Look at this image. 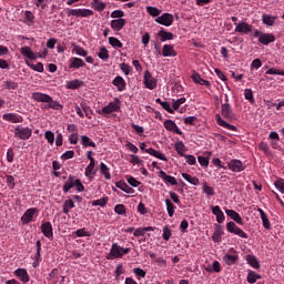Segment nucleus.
Returning a JSON list of instances; mask_svg holds the SVG:
<instances>
[{
	"label": "nucleus",
	"mask_w": 284,
	"mask_h": 284,
	"mask_svg": "<svg viewBox=\"0 0 284 284\" xmlns=\"http://www.w3.org/2000/svg\"><path fill=\"white\" fill-rule=\"evenodd\" d=\"M31 99H33V101H37V103H47L44 110H63V104L52 99L49 94L33 92Z\"/></svg>",
	"instance_id": "obj_1"
},
{
	"label": "nucleus",
	"mask_w": 284,
	"mask_h": 284,
	"mask_svg": "<svg viewBox=\"0 0 284 284\" xmlns=\"http://www.w3.org/2000/svg\"><path fill=\"white\" fill-rule=\"evenodd\" d=\"M125 254H130V247H123L119 243H113L109 254H106V260L115 261V258H123Z\"/></svg>",
	"instance_id": "obj_2"
},
{
	"label": "nucleus",
	"mask_w": 284,
	"mask_h": 284,
	"mask_svg": "<svg viewBox=\"0 0 284 284\" xmlns=\"http://www.w3.org/2000/svg\"><path fill=\"white\" fill-rule=\"evenodd\" d=\"M253 37L257 39L258 43L262 45H270V43H274V41H276V36H274V33H265L258 31V29L254 30Z\"/></svg>",
	"instance_id": "obj_3"
},
{
	"label": "nucleus",
	"mask_w": 284,
	"mask_h": 284,
	"mask_svg": "<svg viewBox=\"0 0 284 284\" xmlns=\"http://www.w3.org/2000/svg\"><path fill=\"white\" fill-rule=\"evenodd\" d=\"M143 85L146 88V90H156V87L159 85V80L152 75L150 70L144 71Z\"/></svg>",
	"instance_id": "obj_4"
},
{
	"label": "nucleus",
	"mask_w": 284,
	"mask_h": 284,
	"mask_svg": "<svg viewBox=\"0 0 284 284\" xmlns=\"http://www.w3.org/2000/svg\"><path fill=\"white\" fill-rule=\"evenodd\" d=\"M121 110V101L119 98H116L113 102H110L106 104L99 114H102V116H105L108 114H112V112H119Z\"/></svg>",
	"instance_id": "obj_5"
},
{
	"label": "nucleus",
	"mask_w": 284,
	"mask_h": 284,
	"mask_svg": "<svg viewBox=\"0 0 284 284\" xmlns=\"http://www.w3.org/2000/svg\"><path fill=\"white\" fill-rule=\"evenodd\" d=\"M226 230L230 232V234H234L235 236H239L240 239H247V233L243 231L241 227L236 225L233 221L229 222L226 224Z\"/></svg>",
	"instance_id": "obj_6"
},
{
	"label": "nucleus",
	"mask_w": 284,
	"mask_h": 284,
	"mask_svg": "<svg viewBox=\"0 0 284 284\" xmlns=\"http://www.w3.org/2000/svg\"><path fill=\"white\" fill-rule=\"evenodd\" d=\"M16 139H21L22 141H28L32 136V130L30 128L17 126L14 130Z\"/></svg>",
	"instance_id": "obj_7"
},
{
	"label": "nucleus",
	"mask_w": 284,
	"mask_h": 284,
	"mask_svg": "<svg viewBox=\"0 0 284 284\" xmlns=\"http://www.w3.org/2000/svg\"><path fill=\"white\" fill-rule=\"evenodd\" d=\"M226 103L221 105V114L224 119H234V112L232 111V105L230 104V97L225 94Z\"/></svg>",
	"instance_id": "obj_8"
},
{
	"label": "nucleus",
	"mask_w": 284,
	"mask_h": 284,
	"mask_svg": "<svg viewBox=\"0 0 284 284\" xmlns=\"http://www.w3.org/2000/svg\"><path fill=\"white\" fill-rule=\"evenodd\" d=\"M155 23L170 28L174 23V16L172 13H163L162 16L155 18Z\"/></svg>",
	"instance_id": "obj_9"
},
{
	"label": "nucleus",
	"mask_w": 284,
	"mask_h": 284,
	"mask_svg": "<svg viewBox=\"0 0 284 284\" xmlns=\"http://www.w3.org/2000/svg\"><path fill=\"white\" fill-rule=\"evenodd\" d=\"M253 30L254 26L245 21L235 23V32H239V34H250V32H252Z\"/></svg>",
	"instance_id": "obj_10"
},
{
	"label": "nucleus",
	"mask_w": 284,
	"mask_h": 284,
	"mask_svg": "<svg viewBox=\"0 0 284 284\" xmlns=\"http://www.w3.org/2000/svg\"><path fill=\"white\" fill-rule=\"evenodd\" d=\"M41 232L45 239H49L52 241L54 239V232L52 231V223L50 222H44L41 224Z\"/></svg>",
	"instance_id": "obj_11"
},
{
	"label": "nucleus",
	"mask_w": 284,
	"mask_h": 284,
	"mask_svg": "<svg viewBox=\"0 0 284 284\" xmlns=\"http://www.w3.org/2000/svg\"><path fill=\"white\" fill-rule=\"evenodd\" d=\"M229 170L231 172H243L245 170V164L241 160L233 159L229 162Z\"/></svg>",
	"instance_id": "obj_12"
},
{
	"label": "nucleus",
	"mask_w": 284,
	"mask_h": 284,
	"mask_svg": "<svg viewBox=\"0 0 284 284\" xmlns=\"http://www.w3.org/2000/svg\"><path fill=\"white\" fill-rule=\"evenodd\" d=\"M164 128L168 130V132H173L174 134H183V131L179 129V125H176V122L174 120H166L164 121Z\"/></svg>",
	"instance_id": "obj_13"
},
{
	"label": "nucleus",
	"mask_w": 284,
	"mask_h": 284,
	"mask_svg": "<svg viewBox=\"0 0 284 284\" xmlns=\"http://www.w3.org/2000/svg\"><path fill=\"white\" fill-rule=\"evenodd\" d=\"M112 85L116 88L118 92H124L128 83L125 82V79H123V77L116 75L112 81Z\"/></svg>",
	"instance_id": "obj_14"
},
{
	"label": "nucleus",
	"mask_w": 284,
	"mask_h": 284,
	"mask_svg": "<svg viewBox=\"0 0 284 284\" xmlns=\"http://www.w3.org/2000/svg\"><path fill=\"white\" fill-rule=\"evenodd\" d=\"M14 276H17L21 283H30V274H28V270L26 268H17Z\"/></svg>",
	"instance_id": "obj_15"
},
{
	"label": "nucleus",
	"mask_w": 284,
	"mask_h": 284,
	"mask_svg": "<svg viewBox=\"0 0 284 284\" xmlns=\"http://www.w3.org/2000/svg\"><path fill=\"white\" fill-rule=\"evenodd\" d=\"M37 209H29L27 210L23 215L21 216V222L23 225H28V223H31L32 219H34V214H37Z\"/></svg>",
	"instance_id": "obj_16"
},
{
	"label": "nucleus",
	"mask_w": 284,
	"mask_h": 284,
	"mask_svg": "<svg viewBox=\"0 0 284 284\" xmlns=\"http://www.w3.org/2000/svg\"><path fill=\"white\" fill-rule=\"evenodd\" d=\"M215 120L217 125H220V128H225V130H230L231 132H236V126L223 120V118H221V114H216Z\"/></svg>",
	"instance_id": "obj_17"
},
{
	"label": "nucleus",
	"mask_w": 284,
	"mask_h": 284,
	"mask_svg": "<svg viewBox=\"0 0 284 284\" xmlns=\"http://www.w3.org/2000/svg\"><path fill=\"white\" fill-rule=\"evenodd\" d=\"M277 19H278V17H276V16L264 13L262 16V23H263V26H267V28H272L273 26L276 24Z\"/></svg>",
	"instance_id": "obj_18"
},
{
	"label": "nucleus",
	"mask_w": 284,
	"mask_h": 284,
	"mask_svg": "<svg viewBox=\"0 0 284 284\" xmlns=\"http://www.w3.org/2000/svg\"><path fill=\"white\" fill-rule=\"evenodd\" d=\"M159 178L162 179V181H164V183H166V185H178V181L176 178L172 176V175H168V173H165V171H160L159 172Z\"/></svg>",
	"instance_id": "obj_19"
},
{
	"label": "nucleus",
	"mask_w": 284,
	"mask_h": 284,
	"mask_svg": "<svg viewBox=\"0 0 284 284\" xmlns=\"http://www.w3.org/2000/svg\"><path fill=\"white\" fill-rule=\"evenodd\" d=\"M125 19L120 18V19H114L111 20V28L114 30V32H121L123 28H125Z\"/></svg>",
	"instance_id": "obj_20"
},
{
	"label": "nucleus",
	"mask_w": 284,
	"mask_h": 284,
	"mask_svg": "<svg viewBox=\"0 0 284 284\" xmlns=\"http://www.w3.org/2000/svg\"><path fill=\"white\" fill-rule=\"evenodd\" d=\"M225 214L232 219L235 223L239 225H243V217H241V214L234 210L225 209Z\"/></svg>",
	"instance_id": "obj_21"
},
{
	"label": "nucleus",
	"mask_w": 284,
	"mask_h": 284,
	"mask_svg": "<svg viewBox=\"0 0 284 284\" xmlns=\"http://www.w3.org/2000/svg\"><path fill=\"white\" fill-rule=\"evenodd\" d=\"M257 212L261 216L262 225L265 230H272V223H270V219L263 209H257Z\"/></svg>",
	"instance_id": "obj_22"
},
{
	"label": "nucleus",
	"mask_w": 284,
	"mask_h": 284,
	"mask_svg": "<svg viewBox=\"0 0 284 284\" xmlns=\"http://www.w3.org/2000/svg\"><path fill=\"white\" fill-rule=\"evenodd\" d=\"M146 154H150L151 156H154L155 159H159L160 161H168V156L163 154L161 151H156L155 149L149 148L145 150Z\"/></svg>",
	"instance_id": "obj_23"
},
{
	"label": "nucleus",
	"mask_w": 284,
	"mask_h": 284,
	"mask_svg": "<svg viewBox=\"0 0 284 284\" xmlns=\"http://www.w3.org/2000/svg\"><path fill=\"white\" fill-rule=\"evenodd\" d=\"M2 119L3 121H9V123H21V116L17 113H4Z\"/></svg>",
	"instance_id": "obj_24"
},
{
	"label": "nucleus",
	"mask_w": 284,
	"mask_h": 284,
	"mask_svg": "<svg viewBox=\"0 0 284 284\" xmlns=\"http://www.w3.org/2000/svg\"><path fill=\"white\" fill-rule=\"evenodd\" d=\"M155 102L159 103V105H161V108L165 110V112H169V114H174V108L172 104H170V102L163 101L161 100V98H158Z\"/></svg>",
	"instance_id": "obj_25"
},
{
	"label": "nucleus",
	"mask_w": 284,
	"mask_h": 284,
	"mask_svg": "<svg viewBox=\"0 0 284 284\" xmlns=\"http://www.w3.org/2000/svg\"><path fill=\"white\" fill-rule=\"evenodd\" d=\"M20 52L21 54H23V57H27V59H30L31 61H37V53L32 52V49L30 47H22Z\"/></svg>",
	"instance_id": "obj_26"
},
{
	"label": "nucleus",
	"mask_w": 284,
	"mask_h": 284,
	"mask_svg": "<svg viewBox=\"0 0 284 284\" xmlns=\"http://www.w3.org/2000/svg\"><path fill=\"white\" fill-rule=\"evenodd\" d=\"M223 229L219 225H215L214 233L212 235L213 243H221V239H223Z\"/></svg>",
	"instance_id": "obj_27"
},
{
	"label": "nucleus",
	"mask_w": 284,
	"mask_h": 284,
	"mask_svg": "<svg viewBox=\"0 0 284 284\" xmlns=\"http://www.w3.org/2000/svg\"><path fill=\"white\" fill-rule=\"evenodd\" d=\"M146 232H154V226L138 227L133 232V236H135V239H139V236H145Z\"/></svg>",
	"instance_id": "obj_28"
},
{
	"label": "nucleus",
	"mask_w": 284,
	"mask_h": 284,
	"mask_svg": "<svg viewBox=\"0 0 284 284\" xmlns=\"http://www.w3.org/2000/svg\"><path fill=\"white\" fill-rule=\"evenodd\" d=\"M163 57H176V51L172 44H164L162 48Z\"/></svg>",
	"instance_id": "obj_29"
},
{
	"label": "nucleus",
	"mask_w": 284,
	"mask_h": 284,
	"mask_svg": "<svg viewBox=\"0 0 284 284\" xmlns=\"http://www.w3.org/2000/svg\"><path fill=\"white\" fill-rule=\"evenodd\" d=\"M115 187L124 192L125 194H134V190L125 182H116Z\"/></svg>",
	"instance_id": "obj_30"
},
{
	"label": "nucleus",
	"mask_w": 284,
	"mask_h": 284,
	"mask_svg": "<svg viewBox=\"0 0 284 284\" xmlns=\"http://www.w3.org/2000/svg\"><path fill=\"white\" fill-rule=\"evenodd\" d=\"M74 175H69L68 180L64 182L62 186L64 194H68V192L72 190V187H74Z\"/></svg>",
	"instance_id": "obj_31"
},
{
	"label": "nucleus",
	"mask_w": 284,
	"mask_h": 284,
	"mask_svg": "<svg viewBox=\"0 0 284 284\" xmlns=\"http://www.w3.org/2000/svg\"><path fill=\"white\" fill-rule=\"evenodd\" d=\"M158 37H160L162 42L172 41V39H174V33L162 29L158 32Z\"/></svg>",
	"instance_id": "obj_32"
},
{
	"label": "nucleus",
	"mask_w": 284,
	"mask_h": 284,
	"mask_svg": "<svg viewBox=\"0 0 284 284\" xmlns=\"http://www.w3.org/2000/svg\"><path fill=\"white\" fill-rule=\"evenodd\" d=\"M246 281L250 284L256 283L257 281H261V275L255 271L248 270Z\"/></svg>",
	"instance_id": "obj_33"
},
{
	"label": "nucleus",
	"mask_w": 284,
	"mask_h": 284,
	"mask_svg": "<svg viewBox=\"0 0 284 284\" xmlns=\"http://www.w3.org/2000/svg\"><path fill=\"white\" fill-rule=\"evenodd\" d=\"M75 204L72 199L65 200L62 205L63 214H70V210H74Z\"/></svg>",
	"instance_id": "obj_34"
},
{
	"label": "nucleus",
	"mask_w": 284,
	"mask_h": 284,
	"mask_svg": "<svg viewBox=\"0 0 284 284\" xmlns=\"http://www.w3.org/2000/svg\"><path fill=\"white\" fill-rule=\"evenodd\" d=\"M81 145L82 148H97V143L90 139L88 135H81Z\"/></svg>",
	"instance_id": "obj_35"
},
{
	"label": "nucleus",
	"mask_w": 284,
	"mask_h": 284,
	"mask_svg": "<svg viewBox=\"0 0 284 284\" xmlns=\"http://www.w3.org/2000/svg\"><path fill=\"white\" fill-rule=\"evenodd\" d=\"M94 165H97V162L91 160L89 165L85 168L84 174L87 179H94Z\"/></svg>",
	"instance_id": "obj_36"
},
{
	"label": "nucleus",
	"mask_w": 284,
	"mask_h": 284,
	"mask_svg": "<svg viewBox=\"0 0 284 284\" xmlns=\"http://www.w3.org/2000/svg\"><path fill=\"white\" fill-rule=\"evenodd\" d=\"M192 79L197 85H205V88H210L212 84L207 80H203L199 73H194Z\"/></svg>",
	"instance_id": "obj_37"
},
{
	"label": "nucleus",
	"mask_w": 284,
	"mask_h": 284,
	"mask_svg": "<svg viewBox=\"0 0 284 284\" xmlns=\"http://www.w3.org/2000/svg\"><path fill=\"white\" fill-rule=\"evenodd\" d=\"M174 148L179 156H185V152H187V149L185 148V143H183V141L175 142Z\"/></svg>",
	"instance_id": "obj_38"
},
{
	"label": "nucleus",
	"mask_w": 284,
	"mask_h": 284,
	"mask_svg": "<svg viewBox=\"0 0 284 284\" xmlns=\"http://www.w3.org/2000/svg\"><path fill=\"white\" fill-rule=\"evenodd\" d=\"M182 178L191 185H201V181L199 180V178L191 176L189 173H182Z\"/></svg>",
	"instance_id": "obj_39"
},
{
	"label": "nucleus",
	"mask_w": 284,
	"mask_h": 284,
	"mask_svg": "<svg viewBox=\"0 0 284 284\" xmlns=\"http://www.w3.org/2000/svg\"><path fill=\"white\" fill-rule=\"evenodd\" d=\"M246 262L254 270H258L261 267V264L258 263V258H256V256L254 255H246Z\"/></svg>",
	"instance_id": "obj_40"
},
{
	"label": "nucleus",
	"mask_w": 284,
	"mask_h": 284,
	"mask_svg": "<svg viewBox=\"0 0 284 284\" xmlns=\"http://www.w3.org/2000/svg\"><path fill=\"white\" fill-rule=\"evenodd\" d=\"M83 85V81L75 79L67 82L68 90H79Z\"/></svg>",
	"instance_id": "obj_41"
},
{
	"label": "nucleus",
	"mask_w": 284,
	"mask_h": 284,
	"mask_svg": "<svg viewBox=\"0 0 284 284\" xmlns=\"http://www.w3.org/2000/svg\"><path fill=\"white\" fill-rule=\"evenodd\" d=\"M100 172L106 181H110V179H112V174L110 173V168L103 162L100 164Z\"/></svg>",
	"instance_id": "obj_42"
},
{
	"label": "nucleus",
	"mask_w": 284,
	"mask_h": 284,
	"mask_svg": "<svg viewBox=\"0 0 284 284\" xmlns=\"http://www.w3.org/2000/svg\"><path fill=\"white\" fill-rule=\"evenodd\" d=\"M69 68H85V62L81 58H73L69 64Z\"/></svg>",
	"instance_id": "obj_43"
},
{
	"label": "nucleus",
	"mask_w": 284,
	"mask_h": 284,
	"mask_svg": "<svg viewBox=\"0 0 284 284\" xmlns=\"http://www.w3.org/2000/svg\"><path fill=\"white\" fill-rule=\"evenodd\" d=\"M164 203L166 205V212H168V215L170 216V219H172V216H174V212L176 210V206L172 203V201L170 200H164Z\"/></svg>",
	"instance_id": "obj_44"
},
{
	"label": "nucleus",
	"mask_w": 284,
	"mask_h": 284,
	"mask_svg": "<svg viewBox=\"0 0 284 284\" xmlns=\"http://www.w3.org/2000/svg\"><path fill=\"white\" fill-rule=\"evenodd\" d=\"M93 10H95L97 12H103V10H105V2L101 1V0H95L91 3Z\"/></svg>",
	"instance_id": "obj_45"
},
{
	"label": "nucleus",
	"mask_w": 284,
	"mask_h": 284,
	"mask_svg": "<svg viewBox=\"0 0 284 284\" xmlns=\"http://www.w3.org/2000/svg\"><path fill=\"white\" fill-rule=\"evenodd\" d=\"M24 23H27V26H34V13H32V11L27 10L24 12Z\"/></svg>",
	"instance_id": "obj_46"
},
{
	"label": "nucleus",
	"mask_w": 284,
	"mask_h": 284,
	"mask_svg": "<svg viewBox=\"0 0 284 284\" xmlns=\"http://www.w3.org/2000/svg\"><path fill=\"white\" fill-rule=\"evenodd\" d=\"M98 57L102 61H108L110 59V51H108V48L101 47Z\"/></svg>",
	"instance_id": "obj_47"
},
{
	"label": "nucleus",
	"mask_w": 284,
	"mask_h": 284,
	"mask_svg": "<svg viewBox=\"0 0 284 284\" xmlns=\"http://www.w3.org/2000/svg\"><path fill=\"white\" fill-rule=\"evenodd\" d=\"M223 261L226 263V265H234L236 261H239V255L226 254L224 255Z\"/></svg>",
	"instance_id": "obj_48"
},
{
	"label": "nucleus",
	"mask_w": 284,
	"mask_h": 284,
	"mask_svg": "<svg viewBox=\"0 0 284 284\" xmlns=\"http://www.w3.org/2000/svg\"><path fill=\"white\" fill-rule=\"evenodd\" d=\"M2 87L4 88V90H17V88H19V83L12 80H6Z\"/></svg>",
	"instance_id": "obj_49"
},
{
	"label": "nucleus",
	"mask_w": 284,
	"mask_h": 284,
	"mask_svg": "<svg viewBox=\"0 0 284 284\" xmlns=\"http://www.w3.org/2000/svg\"><path fill=\"white\" fill-rule=\"evenodd\" d=\"M187 101V99H185V97L179 98L176 100H173V112H176V110H179V108H181L183 105V103H185Z\"/></svg>",
	"instance_id": "obj_50"
},
{
	"label": "nucleus",
	"mask_w": 284,
	"mask_h": 284,
	"mask_svg": "<svg viewBox=\"0 0 284 284\" xmlns=\"http://www.w3.org/2000/svg\"><path fill=\"white\" fill-rule=\"evenodd\" d=\"M109 44L112 48H123V42H121V40H119V38H116V37H110Z\"/></svg>",
	"instance_id": "obj_51"
},
{
	"label": "nucleus",
	"mask_w": 284,
	"mask_h": 284,
	"mask_svg": "<svg viewBox=\"0 0 284 284\" xmlns=\"http://www.w3.org/2000/svg\"><path fill=\"white\" fill-rule=\"evenodd\" d=\"M129 163L132 165H143V160L136 154H131Z\"/></svg>",
	"instance_id": "obj_52"
},
{
	"label": "nucleus",
	"mask_w": 284,
	"mask_h": 284,
	"mask_svg": "<svg viewBox=\"0 0 284 284\" xmlns=\"http://www.w3.org/2000/svg\"><path fill=\"white\" fill-rule=\"evenodd\" d=\"M105 205H108V197H101L92 202L93 207H105Z\"/></svg>",
	"instance_id": "obj_53"
},
{
	"label": "nucleus",
	"mask_w": 284,
	"mask_h": 284,
	"mask_svg": "<svg viewBox=\"0 0 284 284\" xmlns=\"http://www.w3.org/2000/svg\"><path fill=\"white\" fill-rule=\"evenodd\" d=\"M202 191L206 196H214V189L209 186L206 182L202 184Z\"/></svg>",
	"instance_id": "obj_54"
},
{
	"label": "nucleus",
	"mask_w": 284,
	"mask_h": 284,
	"mask_svg": "<svg viewBox=\"0 0 284 284\" xmlns=\"http://www.w3.org/2000/svg\"><path fill=\"white\" fill-rule=\"evenodd\" d=\"M206 272H221V263H219V261H214L212 266H207L205 268Z\"/></svg>",
	"instance_id": "obj_55"
},
{
	"label": "nucleus",
	"mask_w": 284,
	"mask_h": 284,
	"mask_svg": "<svg viewBox=\"0 0 284 284\" xmlns=\"http://www.w3.org/2000/svg\"><path fill=\"white\" fill-rule=\"evenodd\" d=\"M162 237H163L164 241H170V239H172V230L170 229L169 225H165L163 227Z\"/></svg>",
	"instance_id": "obj_56"
},
{
	"label": "nucleus",
	"mask_w": 284,
	"mask_h": 284,
	"mask_svg": "<svg viewBox=\"0 0 284 284\" xmlns=\"http://www.w3.org/2000/svg\"><path fill=\"white\" fill-rule=\"evenodd\" d=\"M146 12L151 17H158V18H159V14H161V10L156 7H146Z\"/></svg>",
	"instance_id": "obj_57"
},
{
	"label": "nucleus",
	"mask_w": 284,
	"mask_h": 284,
	"mask_svg": "<svg viewBox=\"0 0 284 284\" xmlns=\"http://www.w3.org/2000/svg\"><path fill=\"white\" fill-rule=\"evenodd\" d=\"M244 98L246 101H250V103H254V92L252 89H245L244 90Z\"/></svg>",
	"instance_id": "obj_58"
},
{
	"label": "nucleus",
	"mask_w": 284,
	"mask_h": 284,
	"mask_svg": "<svg viewBox=\"0 0 284 284\" xmlns=\"http://www.w3.org/2000/svg\"><path fill=\"white\" fill-rule=\"evenodd\" d=\"M44 139L48 141L50 145H54V132L45 131Z\"/></svg>",
	"instance_id": "obj_59"
},
{
	"label": "nucleus",
	"mask_w": 284,
	"mask_h": 284,
	"mask_svg": "<svg viewBox=\"0 0 284 284\" xmlns=\"http://www.w3.org/2000/svg\"><path fill=\"white\" fill-rule=\"evenodd\" d=\"M197 161L202 168H207L210 165V158L200 155L197 156Z\"/></svg>",
	"instance_id": "obj_60"
},
{
	"label": "nucleus",
	"mask_w": 284,
	"mask_h": 284,
	"mask_svg": "<svg viewBox=\"0 0 284 284\" xmlns=\"http://www.w3.org/2000/svg\"><path fill=\"white\" fill-rule=\"evenodd\" d=\"M274 186L276 187V190H278V192H281V194H284V180L283 179H278L274 182Z\"/></svg>",
	"instance_id": "obj_61"
},
{
	"label": "nucleus",
	"mask_w": 284,
	"mask_h": 284,
	"mask_svg": "<svg viewBox=\"0 0 284 284\" xmlns=\"http://www.w3.org/2000/svg\"><path fill=\"white\" fill-rule=\"evenodd\" d=\"M81 108L87 116V119H92L93 111L88 104H81Z\"/></svg>",
	"instance_id": "obj_62"
},
{
	"label": "nucleus",
	"mask_w": 284,
	"mask_h": 284,
	"mask_svg": "<svg viewBox=\"0 0 284 284\" xmlns=\"http://www.w3.org/2000/svg\"><path fill=\"white\" fill-rule=\"evenodd\" d=\"M182 156H184L187 165H196V158L194 155L184 154Z\"/></svg>",
	"instance_id": "obj_63"
},
{
	"label": "nucleus",
	"mask_w": 284,
	"mask_h": 284,
	"mask_svg": "<svg viewBox=\"0 0 284 284\" xmlns=\"http://www.w3.org/2000/svg\"><path fill=\"white\" fill-rule=\"evenodd\" d=\"M115 214H119L120 216H123L125 214V205L123 204H116L114 206Z\"/></svg>",
	"instance_id": "obj_64"
}]
</instances>
